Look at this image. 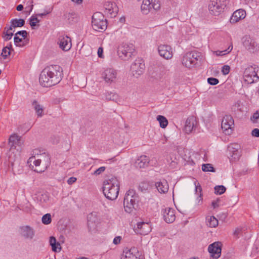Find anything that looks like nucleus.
I'll use <instances>...</instances> for the list:
<instances>
[{"label":"nucleus","mask_w":259,"mask_h":259,"mask_svg":"<svg viewBox=\"0 0 259 259\" xmlns=\"http://www.w3.org/2000/svg\"><path fill=\"white\" fill-rule=\"evenodd\" d=\"M73 2H74L77 4H80L82 2V0H71Z\"/></svg>","instance_id":"obj_62"},{"label":"nucleus","mask_w":259,"mask_h":259,"mask_svg":"<svg viewBox=\"0 0 259 259\" xmlns=\"http://www.w3.org/2000/svg\"><path fill=\"white\" fill-rule=\"evenodd\" d=\"M58 44L59 47L64 51H69L72 46L70 37L66 35H60L58 38Z\"/></svg>","instance_id":"obj_13"},{"label":"nucleus","mask_w":259,"mask_h":259,"mask_svg":"<svg viewBox=\"0 0 259 259\" xmlns=\"http://www.w3.org/2000/svg\"><path fill=\"white\" fill-rule=\"evenodd\" d=\"M15 35H16L17 36L18 35H19L21 36L24 38V39H26V37L28 35V32L26 30H21L18 31Z\"/></svg>","instance_id":"obj_46"},{"label":"nucleus","mask_w":259,"mask_h":259,"mask_svg":"<svg viewBox=\"0 0 259 259\" xmlns=\"http://www.w3.org/2000/svg\"><path fill=\"white\" fill-rule=\"evenodd\" d=\"M207 82L209 84L214 85L219 82V80L216 78L209 77L207 78Z\"/></svg>","instance_id":"obj_44"},{"label":"nucleus","mask_w":259,"mask_h":259,"mask_svg":"<svg viewBox=\"0 0 259 259\" xmlns=\"http://www.w3.org/2000/svg\"><path fill=\"white\" fill-rule=\"evenodd\" d=\"M149 158L146 155L139 157L135 162V166L137 168H144L148 167L149 163Z\"/></svg>","instance_id":"obj_22"},{"label":"nucleus","mask_w":259,"mask_h":259,"mask_svg":"<svg viewBox=\"0 0 259 259\" xmlns=\"http://www.w3.org/2000/svg\"><path fill=\"white\" fill-rule=\"evenodd\" d=\"M222 244L221 242L218 241L210 244L208 247V251L210 254L209 259H218L222 252Z\"/></svg>","instance_id":"obj_7"},{"label":"nucleus","mask_w":259,"mask_h":259,"mask_svg":"<svg viewBox=\"0 0 259 259\" xmlns=\"http://www.w3.org/2000/svg\"><path fill=\"white\" fill-rule=\"evenodd\" d=\"M197 120L194 116H190L187 118L185 122L184 130L186 133H191L195 128Z\"/></svg>","instance_id":"obj_18"},{"label":"nucleus","mask_w":259,"mask_h":259,"mask_svg":"<svg viewBox=\"0 0 259 259\" xmlns=\"http://www.w3.org/2000/svg\"><path fill=\"white\" fill-rule=\"evenodd\" d=\"M13 35V33H10L9 34H5L3 35V38L5 41H8L10 40Z\"/></svg>","instance_id":"obj_50"},{"label":"nucleus","mask_w":259,"mask_h":259,"mask_svg":"<svg viewBox=\"0 0 259 259\" xmlns=\"http://www.w3.org/2000/svg\"><path fill=\"white\" fill-rule=\"evenodd\" d=\"M243 77L244 81L248 84L257 81L259 79V67L255 65L248 66L244 71Z\"/></svg>","instance_id":"obj_4"},{"label":"nucleus","mask_w":259,"mask_h":259,"mask_svg":"<svg viewBox=\"0 0 259 259\" xmlns=\"http://www.w3.org/2000/svg\"><path fill=\"white\" fill-rule=\"evenodd\" d=\"M217 4H215L214 2H212L210 1V3L208 5V10L209 13L214 16H219L222 13L224 9L222 8L221 6L217 5Z\"/></svg>","instance_id":"obj_20"},{"label":"nucleus","mask_w":259,"mask_h":259,"mask_svg":"<svg viewBox=\"0 0 259 259\" xmlns=\"http://www.w3.org/2000/svg\"><path fill=\"white\" fill-rule=\"evenodd\" d=\"M163 218L165 222L167 223H172L176 219L174 210L171 208L162 209L161 211Z\"/></svg>","instance_id":"obj_16"},{"label":"nucleus","mask_w":259,"mask_h":259,"mask_svg":"<svg viewBox=\"0 0 259 259\" xmlns=\"http://www.w3.org/2000/svg\"><path fill=\"white\" fill-rule=\"evenodd\" d=\"M32 104L38 117H41L43 115L44 111L42 107L36 100H34Z\"/></svg>","instance_id":"obj_30"},{"label":"nucleus","mask_w":259,"mask_h":259,"mask_svg":"<svg viewBox=\"0 0 259 259\" xmlns=\"http://www.w3.org/2000/svg\"><path fill=\"white\" fill-rule=\"evenodd\" d=\"M92 218H96V216L92 213L88 217V226L90 232L94 231L96 228V225L95 221L92 220Z\"/></svg>","instance_id":"obj_29"},{"label":"nucleus","mask_w":259,"mask_h":259,"mask_svg":"<svg viewBox=\"0 0 259 259\" xmlns=\"http://www.w3.org/2000/svg\"><path fill=\"white\" fill-rule=\"evenodd\" d=\"M158 51L159 55L166 60L170 59L172 57V48L169 45H160L158 46Z\"/></svg>","instance_id":"obj_11"},{"label":"nucleus","mask_w":259,"mask_h":259,"mask_svg":"<svg viewBox=\"0 0 259 259\" xmlns=\"http://www.w3.org/2000/svg\"><path fill=\"white\" fill-rule=\"evenodd\" d=\"M103 49L102 48L100 47L98 50V55L99 57L102 58L103 57Z\"/></svg>","instance_id":"obj_56"},{"label":"nucleus","mask_w":259,"mask_h":259,"mask_svg":"<svg viewBox=\"0 0 259 259\" xmlns=\"http://www.w3.org/2000/svg\"><path fill=\"white\" fill-rule=\"evenodd\" d=\"M50 12H44V13H38V14H37L36 15V16H39V17H44V16H46L47 15H48Z\"/></svg>","instance_id":"obj_59"},{"label":"nucleus","mask_w":259,"mask_h":259,"mask_svg":"<svg viewBox=\"0 0 259 259\" xmlns=\"http://www.w3.org/2000/svg\"><path fill=\"white\" fill-rule=\"evenodd\" d=\"M21 235L26 239H32L35 234L33 229L29 226H23L20 228Z\"/></svg>","instance_id":"obj_23"},{"label":"nucleus","mask_w":259,"mask_h":259,"mask_svg":"<svg viewBox=\"0 0 259 259\" xmlns=\"http://www.w3.org/2000/svg\"><path fill=\"white\" fill-rule=\"evenodd\" d=\"M251 135L255 137H259V129L254 128L252 131Z\"/></svg>","instance_id":"obj_51"},{"label":"nucleus","mask_w":259,"mask_h":259,"mask_svg":"<svg viewBox=\"0 0 259 259\" xmlns=\"http://www.w3.org/2000/svg\"><path fill=\"white\" fill-rule=\"evenodd\" d=\"M246 17V12L244 10L239 9L235 11L230 20V23L234 24L243 19Z\"/></svg>","instance_id":"obj_17"},{"label":"nucleus","mask_w":259,"mask_h":259,"mask_svg":"<svg viewBox=\"0 0 259 259\" xmlns=\"http://www.w3.org/2000/svg\"><path fill=\"white\" fill-rule=\"evenodd\" d=\"M135 197H138L135 191L133 190H128L125 195L123 203L128 204V201L133 200V198Z\"/></svg>","instance_id":"obj_28"},{"label":"nucleus","mask_w":259,"mask_h":259,"mask_svg":"<svg viewBox=\"0 0 259 259\" xmlns=\"http://www.w3.org/2000/svg\"><path fill=\"white\" fill-rule=\"evenodd\" d=\"M198 190L201 193V192L202 191V188H201V186L200 185L199 186H196V187H195L196 191L197 192L198 191Z\"/></svg>","instance_id":"obj_61"},{"label":"nucleus","mask_w":259,"mask_h":259,"mask_svg":"<svg viewBox=\"0 0 259 259\" xmlns=\"http://www.w3.org/2000/svg\"><path fill=\"white\" fill-rule=\"evenodd\" d=\"M151 188V186L147 182H143L139 186V189L142 192H145Z\"/></svg>","instance_id":"obj_35"},{"label":"nucleus","mask_w":259,"mask_h":259,"mask_svg":"<svg viewBox=\"0 0 259 259\" xmlns=\"http://www.w3.org/2000/svg\"><path fill=\"white\" fill-rule=\"evenodd\" d=\"M50 245L52 246V250L54 252H57V246H59V251H60L61 249V247L60 246V244L58 242H57L56 241V239L55 238V237H53V236H51L50 238Z\"/></svg>","instance_id":"obj_31"},{"label":"nucleus","mask_w":259,"mask_h":259,"mask_svg":"<svg viewBox=\"0 0 259 259\" xmlns=\"http://www.w3.org/2000/svg\"><path fill=\"white\" fill-rule=\"evenodd\" d=\"M202 169L203 171H211L214 172L215 169L212 166V164L209 163L203 164L202 165Z\"/></svg>","instance_id":"obj_38"},{"label":"nucleus","mask_w":259,"mask_h":259,"mask_svg":"<svg viewBox=\"0 0 259 259\" xmlns=\"http://www.w3.org/2000/svg\"><path fill=\"white\" fill-rule=\"evenodd\" d=\"M243 46L250 52H253L257 44L253 38L249 35H245L242 39Z\"/></svg>","instance_id":"obj_12"},{"label":"nucleus","mask_w":259,"mask_h":259,"mask_svg":"<svg viewBox=\"0 0 259 259\" xmlns=\"http://www.w3.org/2000/svg\"><path fill=\"white\" fill-rule=\"evenodd\" d=\"M15 27H13L12 26V24H11V25L10 26H7L5 28V30H6L7 29V31H9L10 32L11 30H12L13 28H14Z\"/></svg>","instance_id":"obj_58"},{"label":"nucleus","mask_w":259,"mask_h":259,"mask_svg":"<svg viewBox=\"0 0 259 259\" xmlns=\"http://www.w3.org/2000/svg\"><path fill=\"white\" fill-rule=\"evenodd\" d=\"M117 72L112 68L106 69L102 74V78L108 83H111L116 81Z\"/></svg>","instance_id":"obj_10"},{"label":"nucleus","mask_w":259,"mask_h":259,"mask_svg":"<svg viewBox=\"0 0 259 259\" xmlns=\"http://www.w3.org/2000/svg\"><path fill=\"white\" fill-rule=\"evenodd\" d=\"M23 9V6L21 4L20 5H19L18 6H17V8H16V10L18 11H22V10Z\"/></svg>","instance_id":"obj_60"},{"label":"nucleus","mask_w":259,"mask_h":259,"mask_svg":"<svg viewBox=\"0 0 259 259\" xmlns=\"http://www.w3.org/2000/svg\"><path fill=\"white\" fill-rule=\"evenodd\" d=\"M64 16L65 17V18L67 19L68 22L69 23H71L72 19L74 18V17H73L74 14L72 13H66L64 15Z\"/></svg>","instance_id":"obj_49"},{"label":"nucleus","mask_w":259,"mask_h":259,"mask_svg":"<svg viewBox=\"0 0 259 259\" xmlns=\"http://www.w3.org/2000/svg\"><path fill=\"white\" fill-rule=\"evenodd\" d=\"M40 20L34 16H32L30 18V25L32 29H34L35 26H36V23H39Z\"/></svg>","instance_id":"obj_41"},{"label":"nucleus","mask_w":259,"mask_h":259,"mask_svg":"<svg viewBox=\"0 0 259 259\" xmlns=\"http://www.w3.org/2000/svg\"><path fill=\"white\" fill-rule=\"evenodd\" d=\"M240 146L238 144H231L228 146V152L230 156L233 158L236 159H238L240 154L238 151Z\"/></svg>","instance_id":"obj_21"},{"label":"nucleus","mask_w":259,"mask_h":259,"mask_svg":"<svg viewBox=\"0 0 259 259\" xmlns=\"http://www.w3.org/2000/svg\"><path fill=\"white\" fill-rule=\"evenodd\" d=\"M33 162L36 166H37L40 165V163H41V160L40 159L34 160Z\"/></svg>","instance_id":"obj_57"},{"label":"nucleus","mask_w":259,"mask_h":259,"mask_svg":"<svg viewBox=\"0 0 259 259\" xmlns=\"http://www.w3.org/2000/svg\"><path fill=\"white\" fill-rule=\"evenodd\" d=\"M137 198L138 197H135L133 198V200L128 201V204L123 203L124 208L126 212L130 213L133 211L136 204V201H138Z\"/></svg>","instance_id":"obj_27"},{"label":"nucleus","mask_w":259,"mask_h":259,"mask_svg":"<svg viewBox=\"0 0 259 259\" xmlns=\"http://www.w3.org/2000/svg\"><path fill=\"white\" fill-rule=\"evenodd\" d=\"M155 186L160 193H165L168 190V185L165 180L156 183Z\"/></svg>","instance_id":"obj_25"},{"label":"nucleus","mask_w":259,"mask_h":259,"mask_svg":"<svg viewBox=\"0 0 259 259\" xmlns=\"http://www.w3.org/2000/svg\"><path fill=\"white\" fill-rule=\"evenodd\" d=\"M135 49L132 45L124 44L119 47L118 54L123 60L130 58L134 53Z\"/></svg>","instance_id":"obj_6"},{"label":"nucleus","mask_w":259,"mask_h":259,"mask_svg":"<svg viewBox=\"0 0 259 259\" xmlns=\"http://www.w3.org/2000/svg\"><path fill=\"white\" fill-rule=\"evenodd\" d=\"M42 222L45 225H48L51 223V215L50 213H47L44 215L41 219Z\"/></svg>","instance_id":"obj_40"},{"label":"nucleus","mask_w":259,"mask_h":259,"mask_svg":"<svg viewBox=\"0 0 259 259\" xmlns=\"http://www.w3.org/2000/svg\"><path fill=\"white\" fill-rule=\"evenodd\" d=\"M21 144V137L17 134H13L10 137L9 145L10 147V149H12L13 147L15 148L16 145L20 146Z\"/></svg>","instance_id":"obj_24"},{"label":"nucleus","mask_w":259,"mask_h":259,"mask_svg":"<svg viewBox=\"0 0 259 259\" xmlns=\"http://www.w3.org/2000/svg\"><path fill=\"white\" fill-rule=\"evenodd\" d=\"M92 27L96 31H103L107 27V22L104 15L100 12L95 13L92 16Z\"/></svg>","instance_id":"obj_5"},{"label":"nucleus","mask_w":259,"mask_h":259,"mask_svg":"<svg viewBox=\"0 0 259 259\" xmlns=\"http://www.w3.org/2000/svg\"><path fill=\"white\" fill-rule=\"evenodd\" d=\"M137 234L145 235L151 231L149 224L144 222H139L137 224V227L134 228Z\"/></svg>","instance_id":"obj_14"},{"label":"nucleus","mask_w":259,"mask_h":259,"mask_svg":"<svg viewBox=\"0 0 259 259\" xmlns=\"http://www.w3.org/2000/svg\"><path fill=\"white\" fill-rule=\"evenodd\" d=\"M12 33V32H10L9 31H7V29H6V30H5V31L4 32V34L5 35V34H9V33Z\"/></svg>","instance_id":"obj_64"},{"label":"nucleus","mask_w":259,"mask_h":259,"mask_svg":"<svg viewBox=\"0 0 259 259\" xmlns=\"http://www.w3.org/2000/svg\"><path fill=\"white\" fill-rule=\"evenodd\" d=\"M208 225L210 227H215L218 225V221L214 216L210 217L208 220Z\"/></svg>","instance_id":"obj_39"},{"label":"nucleus","mask_w":259,"mask_h":259,"mask_svg":"<svg viewBox=\"0 0 259 259\" xmlns=\"http://www.w3.org/2000/svg\"><path fill=\"white\" fill-rule=\"evenodd\" d=\"M121 239V238L120 236H117L115 237L113 240V243L115 244H118V243H120Z\"/></svg>","instance_id":"obj_55"},{"label":"nucleus","mask_w":259,"mask_h":259,"mask_svg":"<svg viewBox=\"0 0 259 259\" xmlns=\"http://www.w3.org/2000/svg\"><path fill=\"white\" fill-rule=\"evenodd\" d=\"M11 51L8 47H4L2 50L1 56L4 59H6L10 55Z\"/></svg>","instance_id":"obj_43"},{"label":"nucleus","mask_w":259,"mask_h":259,"mask_svg":"<svg viewBox=\"0 0 259 259\" xmlns=\"http://www.w3.org/2000/svg\"><path fill=\"white\" fill-rule=\"evenodd\" d=\"M212 2H214L215 4H217V5L221 6L223 9H225L228 4L227 0H211Z\"/></svg>","instance_id":"obj_42"},{"label":"nucleus","mask_w":259,"mask_h":259,"mask_svg":"<svg viewBox=\"0 0 259 259\" xmlns=\"http://www.w3.org/2000/svg\"><path fill=\"white\" fill-rule=\"evenodd\" d=\"M251 119L253 122H259V111H256L253 115L252 118Z\"/></svg>","instance_id":"obj_47"},{"label":"nucleus","mask_w":259,"mask_h":259,"mask_svg":"<svg viewBox=\"0 0 259 259\" xmlns=\"http://www.w3.org/2000/svg\"><path fill=\"white\" fill-rule=\"evenodd\" d=\"M106 99L107 101H113L116 103L118 102L119 100L118 95L114 93H107L105 95Z\"/></svg>","instance_id":"obj_33"},{"label":"nucleus","mask_w":259,"mask_h":259,"mask_svg":"<svg viewBox=\"0 0 259 259\" xmlns=\"http://www.w3.org/2000/svg\"><path fill=\"white\" fill-rule=\"evenodd\" d=\"M76 181V178L75 177H70L67 180V183L69 185L72 184Z\"/></svg>","instance_id":"obj_54"},{"label":"nucleus","mask_w":259,"mask_h":259,"mask_svg":"<svg viewBox=\"0 0 259 259\" xmlns=\"http://www.w3.org/2000/svg\"><path fill=\"white\" fill-rule=\"evenodd\" d=\"M104 12L107 14H110L111 17H115L117 14L118 8L115 3L112 2H106L104 5Z\"/></svg>","instance_id":"obj_15"},{"label":"nucleus","mask_w":259,"mask_h":259,"mask_svg":"<svg viewBox=\"0 0 259 259\" xmlns=\"http://www.w3.org/2000/svg\"><path fill=\"white\" fill-rule=\"evenodd\" d=\"M124 252L125 255L122 257L121 259H140L138 249L136 247H132L126 251H124Z\"/></svg>","instance_id":"obj_19"},{"label":"nucleus","mask_w":259,"mask_h":259,"mask_svg":"<svg viewBox=\"0 0 259 259\" xmlns=\"http://www.w3.org/2000/svg\"><path fill=\"white\" fill-rule=\"evenodd\" d=\"M103 192L106 198L110 200H115L118 195L119 182L115 177H112L104 181Z\"/></svg>","instance_id":"obj_2"},{"label":"nucleus","mask_w":259,"mask_h":259,"mask_svg":"<svg viewBox=\"0 0 259 259\" xmlns=\"http://www.w3.org/2000/svg\"><path fill=\"white\" fill-rule=\"evenodd\" d=\"M214 193L215 194H223L226 190V188L223 185L216 186L214 188Z\"/></svg>","instance_id":"obj_37"},{"label":"nucleus","mask_w":259,"mask_h":259,"mask_svg":"<svg viewBox=\"0 0 259 259\" xmlns=\"http://www.w3.org/2000/svg\"><path fill=\"white\" fill-rule=\"evenodd\" d=\"M6 47H8L9 49V50L11 51V49H12V45L11 43H10L8 46H7Z\"/></svg>","instance_id":"obj_63"},{"label":"nucleus","mask_w":259,"mask_h":259,"mask_svg":"<svg viewBox=\"0 0 259 259\" xmlns=\"http://www.w3.org/2000/svg\"><path fill=\"white\" fill-rule=\"evenodd\" d=\"M220 201V199L218 198L216 200L213 201L211 203L212 206L213 208H217L219 206V202Z\"/></svg>","instance_id":"obj_53"},{"label":"nucleus","mask_w":259,"mask_h":259,"mask_svg":"<svg viewBox=\"0 0 259 259\" xmlns=\"http://www.w3.org/2000/svg\"><path fill=\"white\" fill-rule=\"evenodd\" d=\"M202 56L200 52L192 51L186 53L182 60L183 65L186 67L191 68L198 63V61L201 62Z\"/></svg>","instance_id":"obj_3"},{"label":"nucleus","mask_w":259,"mask_h":259,"mask_svg":"<svg viewBox=\"0 0 259 259\" xmlns=\"http://www.w3.org/2000/svg\"><path fill=\"white\" fill-rule=\"evenodd\" d=\"M232 45H230V46H229L227 49L223 51H217L214 52V53L218 56H223L229 53L232 51Z\"/></svg>","instance_id":"obj_36"},{"label":"nucleus","mask_w":259,"mask_h":259,"mask_svg":"<svg viewBox=\"0 0 259 259\" xmlns=\"http://www.w3.org/2000/svg\"><path fill=\"white\" fill-rule=\"evenodd\" d=\"M234 125V120L230 115H225L222 121L221 127L226 135H230Z\"/></svg>","instance_id":"obj_8"},{"label":"nucleus","mask_w":259,"mask_h":259,"mask_svg":"<svg viewBox=\"0 0 259 259\" xmlns=\"http://www.w3.org/2000/svg\"><path fill=\"white\" fill-rule=\"evenodd\" d=\"M230 67L228 65H224L222 69V72L223 74L227 75L230 72Z\"/></svg>","instance_id":"obj_48"},{"label":"nucleus","mask_w":259,"mask_h":259,"mask_svg":"<svg viewBox=\"0 0 259 259\" xmlns=\"http://www.w3.org/2000/svg\"><path fill=\"white\" fill-rule=\"evenodd\" d=\"M14 41L15 45L17 47H22L26 46L29 43V39H24V38H20L19 36L15 35L14 37Z\"/></svg>","instance_id":"obj_26"},{"label":"nucleus","mask_w":259,"mask_h":259,"mask_svg":"<svg viewBox=\"0 0 259 259\" xmlns=\"http://www.w3.org/2000/svg\"><path fill=\"white\" fill-rule=\"evenodd\" d=\"M243 228H237L235 229V230L234 232V235L238 237V235L242 231Z\"/></svg>","instance_id":"obj_52"},{"label":"nucleus","mask_w":259,"mask_h":259,"mask_svg":"<svg viewBox=\"0 0 259 259\" xmlns=\"http://www.w3.org/2000/svg\"><path fill=\"white\" fill-rule=\"evenodd\" d=\"M157 120L159 121L160 126L161 128H165L168 124L167 119L162 115H158L157 116Z\"/></svg>","instance_id":"obj_34"},{"label":"nucleus","mask_w":259,"mask_h":259,"mask_svg":"<svg viewBox=\"0 0 259 259\" xmlns=\"http://www.w3.org/2000/svg\"><path fill=\"white\" fill-rule=\"evenodd\" d=\"M11 24H12L13 27H21L24 25L25 20L23 19H13L11 20Z\"/></svg>","instance_id":"obj_32"},{"label":"nucleus","mask_w":259,"mask_h":259,"mask_svg":"<svg viewBox=\"0 0 259 259\" xmlns=\"http://www.w3.org/2000/svg\"><path fill=\"white\" fill-rule=\"evenodd\" d=\"M145 69V64L142 59H137L132 63L131 66V71L133 76L137 77L142 74Z\"/></svg>","instance_id":"obj_9"},{"label":"nucleus","mask_w":259,"mask_h":259,"mask_svg":"<svg viewBox=\"0 0 259 259\" xmlns=\"http://www.w3.org/2000/svg\"><path fill=\"white\" fill-rule=\"evenodd\" d=\"M105 169L106 167L105 166H101L95 170L92 174L95 176H98L104 172Z\"/></svg>","instance_id":"obj_45"},{"label":"nucleus","mask_w":259,"mask_h":259,"mask_svg":"<svg viewBox=\"0 0 259 259\" xmlns=\"http://www.w3.org/2000/svg\"><path fill=\"white\" fill-rule=\"evenodd\" d=\"M63 75V69L60 66L52 65L47 66L39 75V83L44 87H51L60 82Z\"/></svg>","instance_id":"obj_1"}]
</instances>
